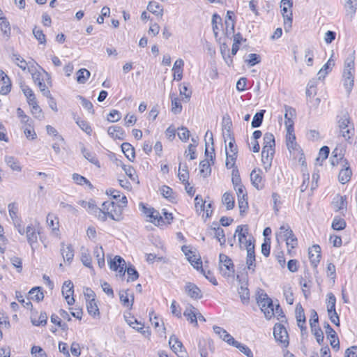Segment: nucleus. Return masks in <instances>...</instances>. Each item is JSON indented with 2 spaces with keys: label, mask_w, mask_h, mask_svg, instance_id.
Listing matches in <instances>:
<instances>
[{
  "label": "nucleus",
  "mask_w": 357,
  "mask_h": 357,
  "mask_svg": "<svg viewBox=\"0 0 357 357\" xmlns=\"http://www.w3.org/2000/svg\"><path fill=\"white\" fill-rule=\"evenodd\" d=\"M273 335L276 341L284 344L288 343V333L286 328L280 324H276L273 328Z\"/></svg>",
  "instance_id": "nucleus-14"
},
{
  "label": "nucleus",
  "mask_w": 357,
  "mask_h": 357,
  "mask_svg": "<svg viewBox=\"0 0 357 357\" xmlns=\"http://www.w3.org/2000/svg\"><path fill=\"white\" fill-rule=\"evenodd\" d=\"M62 294L65 297L67 303L72 305L75 303V298L73 295L74 293V285L70 280L65 281L62 287Z\"/></svg>",
  "instance_id": "nucleus-12"
},
{
  "label": "nucleus",
  "mask_w": 357,
  "mask_h": 357,
  "mask_svg": "<svg viewBox=\"0 0 357 357\" xmlns=\"http://www.w3.org/2000/svg\"><path fill=\"white\" fill-rule=\"evenodd\" d=\"M257 302L267 319H271L274 317V305L273 301L264 291L260 290V291H258Z\"/></svg>",
  "instance_id": "nucleus-3"
},
{
  "label": "nucleus",
  "mask_w": 357,
  "mask_h": 357,
  "mask_svg": "<svg viewBox=\"0 0 357 357\" xmlns=\"http://www.w3.org/2000/svg\"><path fill=\"white\" fill-rule=\"evenodd\" d=\"M186 294L193 299L201 298L202 296L199 288L192 282H187L185 287Z\"/></svg>",
  "instance_id": "nucleus-22"
},
{
  "label": "nucleus",
  "mask_w": 357,
  "mask_h": 357,
  "mask_svg": "<svg viewBox=\"0 0 357 357\" xmlns=\"http://www.w3.org/2000/svg\"><path fill=\"white\" fill-rule=\"evenodd\" d=\"M234 347L237 348L241 352L248 357H254L253 353L251 349L245 344L239 342L235 343Z\"/></svg>",
  "instance_id": "nucleus-57"
},
{
  "label": "nucleus",
  "mask_w": 357,
  "mask_h": 357,
  "mask_svg": "<svg viewBox=\"0 0 357 357\" xmlns=\"http://www.w3.org/2000/svg\"><path fill=\"white\" fill-rule=\"evenodd\" d=\"M344 8L346 15L350 19H352L357 9L356 0H345Z\"/></svg>",
  "instance_id": "nucleus-29"
},
{
  "label": "nucleus",
  "mask_w": 357,
  "mask_h": 357,
  "mask_svg": "<svg viewBox=\"0 0 357 357\" xmlns=\"http://www.w3.org/2000/svg\"><path fill=\"white\" fill-rule=\"evenodd\" d=\"M29 299L37 302L41 301L44 298L43 292L39 287L32 288L29 292Z\"/></svg>",
  "instance_id": "nucleus-32"
},
{
  "label": "nucleus",
  "mask_w": 357,
  "mask_h": 357,
  "mask_svg": "<svg viewBox=\"0 0 357 357\" xmlns=\"http://www.w3.org/2000/svg\"><path fill=\"white\" fill-rule=\"evenodd\" d=\"M169 344L171 349L178 357H188L183 349L182 342L174 335L170 337Z\"/></svg>",
  "instance_id": "nucleus-13"
},
{
  "label": "nucleus",
  "mask_w": 357,
  "mask_h": 357,
  "mask_svg": "<svg viewBox=\"0 0 357 357\" xmlns=\"http://www.w3.org/2000/svg\"><path fill=\"white\" fill-rule=\"evenodd\" d=\"M332 205L335 211H340L347 208V200L345 196L336 195L332 202Z\"/></svg>",
  "instance_id": "nucleus-26"
},
{
  "label": "nucleus",
  "mask_w": 357,
  "mask_h": 357,
  "mask_svg": "<svg viewBox=\"0 0 357 357\" xmlns=\"http://www.w3.org/2000/svg\"><path fill=\"white\" fill-rule=\"evenodd\" d=\"M81 261L85 266L92 268V259L87 250H84L82 252Z\"/></svg>",
  "instance_id": "nucleus-64"
},
{
  "label": "nucleus",
  "mask_w": 357,
  "mask_h": 357,
  "mask_svg": "<svg viewBox=\"0 0 357 357\" xmlns=\"http://www.w3.org/2000/svg\"><path fill=\"white\" fill-rule=\"evenodd\" d=\"M21 89L24 96L26 97L28 103L36 100L33 91L29 86L25 84L22 85Z\"/></svg>",
  "instance_id": "nucleus-51"
},
{
  "label": "nucleus",
  "mask_w": 357,
  "mask_h": 357,
  "mask_svg": "<svg viewBox=\"0 0 357 357\" xmlns=\"http://www.w3.org/2000/svg\"><path fill=\"white\" fill-rule=\"evenodd\" d=\"M9 215L11 218L14 225H17L16 222L20 221L18 217V207L16 203H10L8 206Z\"/></svg>",
  "instance_id": "nucleus-37"
},
{
  "label": "nucleus",
  "mask_w": 357,
  "mask_h": 357,
  "mask_svg": "<svg viewBox=\"0 0 357 357\" xmlns=\"http://www.w3.org/2000/svg\"><path fill=\"white\" fill-rule=\"evenodd\" d=\"M340 134L346 139H351L354 135V127L347 115H343L338 121Z\"/></svg>",
  "instance_id": "nucleus-4"
},
{
  "label": "nucleus",
  "mask_w": 357,
  "mask_h": 357,
  "mask_svg": "<svg viewBox=\"0 0 357 357\" xmlns=\"http://www.w3.org/2000/svg\"><path fill=\"white\" fill-rule=\"evenodd\" d=\"M264 112H265V110H261L260 112H257L254 115V117H253V119L252 121V128H258L261 125Z\"/></svg>",
  "instance_id": "nucleus-56"
},
{
  "label": "nucleus",
  "mask_w": 357,
  "mask_h": 357,
  "mask_svg": "<svg viewBox=\"0 0 357 357\" xmlns=\"http://www.w3.org/2000/svg\"><path fill=\"white\" fill-rule=\"evenodd\" d=\"M28 72L31 74L32 79L36 84H38V82H44L43 75L40 73L37 72L36 70L34 63H33L31 66H28Z\"/></svg>",
  "instance_id": "nucleus-38"
},
{
  "label": "nucleus",
  "mask_w": 357,
  "mask_h": 357,
  "mask_svg": "<svg viewBox=\"0 0 357 357\" xmlns=\"http://www.w3.org/2000/svg\"><path fill=\"white\" fill-rule=\"evenodd\" d=\"M184 61L181 59H178L175 62L172 68L174 72V79L180 81L183 77Z\"/></svg>",
  "instance_id": "nucleus-24"
},
{
  "label": "nucleus",
  "mask_w": 357,
  "mask_h": 357,
  "mask_svg": "<svg viewBox=\"0 0 357 357\" xmlns=\"http://www.w3.org/2000/svg\"><path fill=\"white\" fill-rule=\"evenodd\" d=\"M178 177L183 183H185V182L188 181L189 174L188 172L187 165H185L181 166L180 164L178 167Z\"/></svg>",
  "instance_id": "nucleus-48"
},
{
  "label": "nucleus",
  "mask_w": 357,
  "mask_h": 357,
  "mask_svg": "<svg viewBox=\"0 0 357 357\" xmlns=\"http://www.w3.org/2000/svg\"><path fill=\"white\" fill-rule=\"evenodd\" d=\"M197 310L190 305L186 307L183 312V315L187 318V319L195 326H197Z\"/></svg>",
  "instance_id": "nucleus-30"
},
{
  "label": "nucleus",
  "mask_w": 357,
  "mask_h": 357,
  "mask_svg": "<svg viewBox=\"0 0 357 357\" xmlns=\"http://www.w3.org/2000/svg\"><path fill=\"white\" fill-rule=\"evenodd\" d=\"M26 236L28 243L31 246L33 251L37 248L38 245V235L40 234L39 227H36L33 225H29L26 227Z\"/></svg>",
  "instance_id": "nucleus-8"
},
{
  "label": "nucleus",
  "mask_w": 357,
  "mask_h": 357,
  "mask_svg": "<svg viewBox=\"0 0 357 357\" xmlns=\"http://www.w3.org/2000/svg\"><path fill=\"white\" fill-rule=\"evenodd\" d=\"M351 174L352 172L351 169L349 167H347L341 169L340 172L338 175V180L341 183L345 184L350 181Z\"/></svg>",
  "instance_id": "nucleus-35"
},
{
  "label": "nucleus",
  "mask_w": 357,
  "mask_h": 357,
  "mask_svg": "<svg viewBox=\"0 0 357 357\" xmlns=\"http://www.w3.org/2000/svg\"><path fill=\"white\" fill-rule=\"evenodd\" d=\"M245 62L247 63L249 66H254L261 62V58L260 56L257 54H249L245 59Z\"/></svg>",
  "instance_id": "nucleus-55"
},
{
  "label": "nucleus",
  "mask_w": 357,
  "mask_h": 357,
  "mask_svg": "<svg viewBox=\"0 0 357 357\" xmlns=\"http://www.w3.org/2000/svg\"><path fill=\"white\" fill-rule=\"evenodd\" d=\"M47 315L45 312H40L38 318L36 319L35 318H31V323L33 325L38 326H45L47 324Z\"/></svg>",
  "instance_id": "nucleus-60"
},
{
  "label": "nucleus",
  "mask_w": 357,
  "mask_h": 357,
  "mask_svg": "<svg viewBox=\"0 0 357 357\" xmlns=\"http://www.w3.org/2000/svg\"><path fill=\"white\" fill-rule=\"evenodd\" d=\"M149 221L155 225H161L162 222H165L162 216L155 209L152 211L151 215H150Z\"/></svg>",
  "instance_id": "nucleus-52"
},
{
  "label": "nucleus",
  "mask_w": 357,
  "mask_h": 357,
  "mask_svg": "<svg viewBox=\"0 0 357 357\" xmlns=\"http://www.w3.org/2000/svg\"><path fill=\"white\" fill-rule=\"evenodd\" d=\"M120 301L124 307L132 308L134 303V295H129L128 290L121 291L119 292Z\"/></svg>",
  "instance_id": "nucleus-25"
},
{
  "label": "nucleus",
  "mask_w": 357,
  "mask_h": 357,
  "mask_svg": "<svg viewBox=\"0 0 357 357\" xmlns=\"http://www.w3.org/2000/svg\"><path fill=\"white\" fill-rule=\"evenodd\" d=\"M100 210L101 211L100 214L105 215L103 221H105L107 218L117 222L123 218L121 208L118 206L117 204L114 202L107 201L103 202Z\"/></svg>",
  "instance_id": "nucleus-2"
},
{
  "label": "nucleus",
  "mask_w": 357,
  "mask_h": 357,
  "mask_svg": "<svg viewBox=\"0 0 357 357\" xmlns=\"http://www.w3.org/2000/svg\"><path fill=\"white\" fill-rule=\"evenodd\" d=\"M293 234V231L287 224L282 225L276 232V239L278 242L286 241L289 238H292Z\"/></svg>",
  "instance_id": "nucleus-18"
},
{
  "label": "nucleus",
  "mask_w": 357,
  "mask_h": 357,
  "mask_svg": "<svg viewBox=\"0 0 357 357\" xmlns=\"http://www.w3.org/2000/svg\"><path fill=\"white\" fill-rule=\"evenodd\" d=\"M296 318L297 321V325L301 328V330H305V316L304 313V309L300 303L297 304L296 307Z\"/></svg>",
  "instance_id": "nucleus-23"
},
{
  "label": "nucleus",
  "mask_w": 357,
  "mask_h": 357,
  "mask_svg": "<svg viewBox=\"0 0 357 357\" xmlns=\"http://www.w3.org/2000/svg\"><path fill=\"white\" fill-rule=\"evenodd\" d=\"M235 236H238V243L240 248H243V245L245 247V242L248 241L247 236L248 235V225H238L235 231Z\"/></svg>",
  "instance_id": "nucleus-19"
},
{
  "label": "nucleus",
  "mask_w": 357,
  "mask_h": 357,
  "mask_svg": "<svg viewBox=\"0 0 357 357\" xmlns=\"http://www.w3.org/2000/svg\"><path fill=\"white\" fill-rule=\"evenodd\" d=\"M77 126L86 134L90 135L92 130L89 123L84 120H82L79 117L75 119Z\"/></svg>",
  "instance_id": "nucleus-61"
},
{
  "label": "nucleus",
  "mask_w": 357,
  "mask_h": 357,
  "mask_svg": "<svg viewBox=\"0 0 357 357\" xmlns=\"http://www.w3.org/2000/svg\"><path fill=\"white\" fill-rule=\"evenodd\" d=\"M91 73L88 70L85 68L79 69L77 73V82L79 84L86 83Z\"/></svg>",
  "instance_id": "nucleus-44"
},
{
  "label": "nucleus",
  "mask_w": 357,
  "mask_h": 357,
  "mask_svg": "<svg viewBox=\"0 0 357 357\" xmlns=\"http://www.w3.org/2000/svg\"><path fill=\"white\" fill-rule=\"evenodd\" d=\"M321 248L319 245H314L309 249V259L313 266L316 267L321 258Z\"/></svg>",
  "instance_id": "nucleus-21"
},
{
  "label": "nucleus",
  "mask_w": 357,
  "mask_h": 357,
  "mask_svg": "<svg viewBox=\"0 0 357 357\" xmlns=\"http://www.w3.org/2000/svg\"><path fill=\"white\" fill-rule=\"evenodd\" d=\"M245 248L247 250L246 265L249 271L254 273L255 271V245L252 238H250L245 242Z\"/></svg>",
  "instance_id": "nucleus-7"
},
{
  "label": "nucleus",
  "mask_w": 357,
  "mask_h": 357,
  "mask_svg": "<svg viewBox=\"0 0 357 357\" xmlns=\"http://www.w3.org/2000/svg\"><path fill=\"white\" fill-rule=\"evenodd\" d=\"M93 254L97 259L100 268L105 266V254L102 248L96 246L94 248Z\"/></svg>",
  "instance_id": "nucleus-39"
},
{
  "label": "nucleus",
  "mask_w": 357,
  "mask_h": 357,
  "mask_svg": "<svg viewBox=\"0 0 357 357\" xmlns=\"http://www.w3.org/2000/svg\"><path fill=\"white\" fill-rule=\"evenodd\" d=\"M234 36V43L232 45L231 55L234 56L237 53L239 50V45L243 40V38L241 33H238L236 34L233 35Z\"/></svg>",
  "instance_id": "nucleus-47"
},
{
  "label": "nucleus",
  "mask_w": 357,
  "mask_h": 357,
  "mask_svg": "<svg viewBox=\"0 0 357 357\" xmlns=\"http://www.w3.org/2000/svg\"><path fill=\"white\" fill-rule=\"evenodd\" d=\"M126 272L128 273V282H133L138 279L139 273L133 266H130L127 268Z\"/></svg>",
  "instance_id": "nucleus-62"
},
{
  "label": "nucleus",
  "mask_w": 357,
  "mask_h": 357,
  "mask_svg": "<svg viewBox=\"0 0 357 357\" xmlns=\"http://www.w3.org/2000/svg\"><path fill=\"white\" fill-rule=\"evenodd\" d=\"M61 253L64 260L70 262L74 257V250L70 245H66L61 243Z\"/></svg>",
  "instance_id": "nucleus-28"
},
{
  "label": "nucleus",
  "mask_w": 357,
  "mask_h": 357,
  "mask_svg": "<svg viewBox=\"0 0 357 357\" xmlns=\"http://www.w3.org/2000/svg\"><path fill=\"white\" fill-rule=\"evenodd\" d=\"M275 153L274 149L271 148H262L261 151V162L263 163L264 169L267 171L270 169Z\"/></svg>",
  "instance_id": "nucleus-15"
},
{
  "label": "nucleus",
  "mask_w": 357,
  "mask_h": 357,
  "mask_svg": "<svg viewBox=\"0 0 357 357\" xmlns=\"http://www.w3.org/2000/svg\"><path fill=\"white\" fill-rule=\"evenodd\" d=\"M293 3L291 0H281L280 8L282 15L284 18V29L287 31V29L291 27L292 24V11L291 8Z\"/></svg>",
  "instance_id": "nucleus-6"
},
{
  "label": "nucleus",
  "mask_w": 357,
  "mask_h": 357,
  "mask_svg": "<svg viewBox=\"0 0 357 357\" xmlns=\"http://www.w3.org/2000/svg\"><path fill=\"white\" fill-rule=\"evenodd\" d=\"M346 227V222L344 219L340 218H335L332 222V228L334 230H342Z\"/></svg>",
  "instance_id": "nucleus-63"
},
{
  "label": "nucleus",
  "mask_w": 357,
  "mask_h": 357,
  "mask_svg": "<svg viewBox=\"0 0 357 357\" xmlns=\"http://www.w3.org/2000/svg\"><path fill=\"white\" fill-rule=\"evenodd\" d=\"M286 144L290 153H299L301 152V148L296 142V136L294 132H287Z\"/></svg>",
  "instance_id": "nucleus-16"
},
{
  "label": "nucleus",
  "mask_w": 357,
  "mask_h": 357,
  "mask_svg": "<svg viewBox=\"0 0 357 357\" xmlns=\"http://www.w3.org/2000/svg\"><path fill=\"white\" fill-rule=\"evenodd\" d=\"M160 192L162 196L169 201L174 202L176 199V196L172 189L169 186L163 185L160 189Z\"/></svg>",
  "instance_id": "nucleus-49"
},
{
  "label": "nucleus",
  "mask_w": 357,
  "mask_h": 357,
  "mask_svg": "<svg viewBox=\"0 0 357 357\" xmlns=\"http://www.w3.org/2000/svg\"><path fill=\"white\" fill-rule=\"evenodd\" d=\"M0 26L1 31L5 36L8 37L10 34V23L7 20L6 17L0 18Z\"/></svg>",
  "instance_id": "nucleus-59"
},
{
  "label": "nucleus",
  "mask_w": 357,
  "mask_h": 357,
  "mask_svg": "<svg viewBox=\"0 0 357 357\" xmlns=\"http://www.w3.org/2000/svg\"><path fill=\"white\" fill-rule=\"evenodd\" d=\"M227 137L228 138H227V139H229V144H228V147H229V153H237V146L235 144V140H234V137L231 135V133L230 132V126H229L228 128V130H227Z\"/></svg>",
  "instance_id": "nucleus-54"
},
{
  "label": "nucleus",
  "mask_w": 357,
  "mask_h": 357,
  "mask_svg": "<svg viewBox=\"0 0 357 357\" xmlns=\"http://www.w3.org/2000/svg\"><path fill=\"white\" fill-rule=\"evenodd\" d=\"M355 56L354 53L349 54L344 61V70L342 73V84L348 94L353 89L354 84L355 73Z\"/></svg>",
  "instance_id": "nucleus-1"
},
{
  "label": "nucleus",
  "mask_w": 357,
  "mask_h": 357,
  "mask_svg": "<svg viewBox=\"0 0 357 357\" xmlns=\"http://www.w3.org/2000/svg\"><path fill=\"white\" fill-rule=\"evenodd\" d=\"M264 147L274 149L275 147V137L273 134L267 132L264 136Z\"/></svg>",
  "instance_id": "nucleus-53"
},
{
  "label": "nucleus",
  "mask_w": 357,
  "mask_h": 357,
  "mask_svg": "<svg viewBox=\"0 0 357 357\" xmlns=\"http://www.w3.org/2000/svg\"><path fill=\"white\" fill-rule=\"evenodd\" d=\"M222 202L227 210H231L234 206V198L230 192H227L223 194Z\"/></svg>",
  "instance_id": "nucleus-42"
},
{
  "label": "nucleus",
  "mask_w": 357,
  "mask_h": 357,
  "mask_svg": "<svg viewBox=\"0 0 357 357\" xmlns=\"http://www.w3.org/2000/svg\"><path fill=\"white\" fill-rule=\"evenodd\" d=\"M82 153L84 157L87 160H89L90 162L97 165L98 167H100L99 161H98V158H96L95 153L90 152L89 150H87L84 147H83L82 149Z\"/></svg>",
  "instance_id": "nucleus-43"
},
{
  "label": "nucleus",
  "mask_w": 357,
  "mask_h": 357,
  "mask_svg": "<svg viewBox=\"0 0 357 357\" xmlns=\"http://www.w3.org/2000/svg\"><path fill=\"white\" fill-rule=\"evenodd\" d=\"M121 150L130 161H133L135 158V149L132 146L128 143L124 142L121 144Z\"/></svg>",
  "instance_id": "nucleus-31"
},
{
  "label": "nucleus",
  "mask_w": 357,
  "mask_h": 357,
  "mask_svg": "<svg viewBox=\"0 0 357 357\" xmlns=\"http://www.w3.org/2000/svg\"><path fill=\"white\" fill-rule=\"evenodd\" d=\"M250 180L252 185L257 190H262L265 186L264 174L259 169H255L250 173Z\"/></svg>",
  "instance_id": "nucleus-10"
},
{
  "label": "nucleus",
  "mask_w": 357,
  "mask_h": 357,
  "mask_svg": "<svg viewBox=\"0 0 357 357\" xmlns=\"http://www.w3.org/2000/svg\"><path fill=\"white\" fill-rule=\"evenodd\" d=\"M73 180L77 185H86L90 188H93V185L91 183V182L86 178H85L84 176H83L82 175H79V174L74 173L73 174Z\"/></svg>",
  "instance_id": "nucleus-46"
},
{
  "label": "nucleus",
  "mask_w": 357,
  "mask_h": 357,
  "mask_svg": "<svg viewBox=\"0 0 357 357\" xmlns=\"http://www.w3.org/2000/svg\"><path fill=\"white\" fill-rule=\"evenodd\" d=\"M47 224L52 231H57L59 229V220L58 218L53 214L49 213L47 216Z\"/></svg>",
  "instance_id": "nucleus-50"
},
{
  "label": "nucleus",
  "mask_w": 357,
  "mask_h": 357,
  "mask_svg": "<svg viewBox=\"0 0 357 357\" xmlns=\"http://www.w3.org/2000/svg\"><path fill=\"white\" fill-rule=\"evenodd\" d=\"M11 89V82L8 75L0 70V93L2 95L8 94Z\"/></svg>",
  "instance_id": "nucleus-17"
},
{
  "label": "nucleus",
  "mask_w": 357,
  "mask_h": 357,
  "mask_svg": "<svg viewBox=\"0 0 357 357\" xmlns=\"http://www.w3.org/2000/svg\"><path fill=\"white\" fill-rule=\"evenodd\" d=\"M108 135L114 139H123L125 132L123 130L118 126H112L108 128Z\"/></svg>",
  "instance_id": "nucleus-27"
},
{
  "label": "nucleus",
  "mask_w": 357,
  "mask_h": 357,
  "mask_svg": "<svg viewBox=\"0 0 357 357\" xmlns=\"http://www.w3.org/2000/svg\"><path fill=\"white\" fill-rule=\"evenodd\" d=\"M29 105L31 106V113L34 116V117L40 120L44 118L42 109L38 105L36 100H34L29 103Z\"/></svg>",
  "instance_id": "nucleus-45"
},
{
  "label": "nucleus",
  "mask_w": 357,
  "mask_h": 357,
  "mask_svg": "<svg viewBox=\"0 0 357 357\" xmlns=\"http://www.w3.org/2000/svg\"><path fill=\"white\" fill-rule=\"evenodd\" d=\"M199 167L201 175H202L204 177H206L210 175L211 169L208 160L201 161L199 163Z\"/></svg>",
  "instance_id": "nucleus-58"
},
{
  "label": "nucleus",
  "mask_w": 357,
  "mask_h": 357,
  "mask_svg": "<svg viewBox=\"0 0 357 357\" xmlns=\"http://www.w3.org/2000/svg\"><path fill=\"white\" fill-rule=\"evenodd\" d=\"M109 266L110 269L117 271L121 266H126V261L121 257L116 255L109 262Z\"/></svg>",
  "instance_id": "nucleus-40"
},
{
  "label": "nucleus",
  "mask_w": 357,
  "mask_h": 357,
  "mask_svg": "<svg viewBox=\"0 0 357 357\" xmlns=\"http://www.w3.org/2000/svg\"><path fill=\"white\" fill-rule=\"evenodd\" d=\"M5 162L7 165L11 168L13 171L20 172L22 167L19 163V161L13 156H6Z\"/></svg>",
  "instance_id": "nucleus-41"
},
{
  "label": "nucleus",
  "mask_w": 357,
  "mask_h": 357,
  "mask_svg": "<svg viewBox=\"0 0 357 357\" xmlns=\"http://www.w3.org/2000/svg\"><path fill=\"white\" fill-rule=\"evenodd\" d=\"M86 308H87L88 313L91 316H92L93 317H96V316H99V314H100L99 308L97 305L95 298H91L90 301H87Z\"/></svg>",
  "instance_id": "nucleus-36"
},
{
  "label": "nucleus",
  "mask_w": 357,
  "mask_h": 357,
  "mask_svg": "<svg viewBox=\"0 0 357 357\" xmlns=\"http://www.w3.org/2000/svg\"><path fill=\"white\" fill-rule=\"evenodd\" d=\"M327 338L330 340V344L333 349L338 351L340 349V341L335 330L326 322L324 325Z\"/></svg>",
  "instance_id": "nucleus-11"
},
{
  "label": "nucleus",
  "mask_w": 357,
  "mask_h": 357,
  "mask_svg": "<svg viewBox=\"0 0 357 357\" xmlns=\"http://www.w3.org/2000/svg\"><path fill=\"white\" fill-rule=\"evenodd\" d=\"M78 204L85 208L89 213L95 215L100 220H104L105 218V215H101L100 208H98L93 200L89 202L80 200Z\"/></svg>",
  "instance_id": "nucleus-9"
},
{
  "label": "nucleus",
  "mask_w": 357,
  "mask_h": 357,
  "mask_svg": "<svg viewBox=\"0 0 357 357\" xmlns=\"http://www.w3.org/2000/svg\"><path fill=\"white\" fill-rule=\"evenodd\" d=\"M13 61L19 66L22 70H28V66H31L33 63H27L20 54H13Z\"/></svg>",
  "instance_id": "nucleus-34"
},
{
  "label": "nucleus",
  "mask_w": 357,
  "mask_h": 357,
  "mask_svg": "<svg viewBox=\"0 0 357 357\" xmlns=\"http://www.w3.org/2000/svg\"><path fill=\"white\" fill-rule=\"evenodd\" d=\"M147 9L151 13L156 15L157 16L162 17L163 15V8L158 2L151 1L149 3Z\"/></svg>",
  "instance_id": "nucleus-33"
},
{
  "label": "nucleus",
  "mask_w": 357,
  "mask_h": 357,
  "mask_svg": "<svg viewBox=\"0 0 357 357\" xmlns=\"http://www.w3.org/2000/svg\"><path fill=\"white\" fill-rule=\"evenodd\" d=\"M126 322L129 326L137 330L138 332L144 335L145 337H148L150 335V332L147 330H144V325L139 322L136 319L132 317L125 316Z\"/></svg>",
  "instance_id": "nucleus-20"
},
{
  "label": "nucleus",
  "mask_w": 357,
  "mask_h": 357,
  "mask_svg": "<svg viewBox=\"0 0 357 357\" xmlns=\"http://www.w3.org/2000/svg\"><path fill=\"white\" fill-rule=\"evenodd\" d=\"M219 269L224 277H231L234 273V266L231 259L225 254L219 255Z\"/></svg>",
  "instance_id": "nucleus-5"
}]
</instances>
